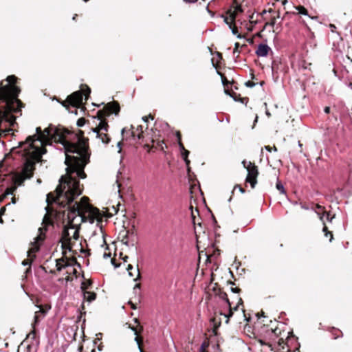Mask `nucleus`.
Instances as JSON below:
<instances>
[{
    "mask_svg": "<svg viewBox=\"0 0 352 352\" xmlns=\"http://www.w3.org/2000/svg\"><path fill=\"white\" fill-rule=\"evenodd\" d=\"M322 231H323V232L324 233V236H325L326 237H327V236H330L329 241H330V242H331V241H332V240H333V234H332V233H331V232H329V231L327 230V226H324V228H323V229H322Z\"/></svg>",
    "mask_w": 352,
    "mask_h": 352,
    "instance_id": "b1692460",
    "label": "nucleus"
},
{
    "mask_svg": "<svg viewBox=\"0 0 352 352\" xmlns=\"http://www.w3.org/2000/svg\"><path fill=\"white\" fill-rule=\"evenodd\" d=\"M22 173V170L19 173H16L14 177V186L13 187H11V188H8L6 190V193L7 195H12L14 191L16 190V186H19L16 182V177L20 175L21 173ZM23 184V182L22 183V184ZM22 184H21L20 186H21Z\"/></svg>",
    "mask_w": 352,
    "mask_h": 352,
    "instance_id": "aec40b11",
    "label": "nucleus"
},
{
    "mask_svg": "<svg viewBox=\"0 0 352 352\" xmlns=\"http://www.w3.org/2000/svg\"><path fill=\"white\" fill-rule=\"evenodd\" d=\"M240 46V44L239 43H236L235 45H234V49L233 50V56H234L236 54H239V47Z\"/></svg>",
    "mask_w": 352,
    "mask_h": 352,
    "instance_id": "a878e982",
    "label": "nucleus"
},
{
    "mask_svg": "<svg viewBox=\"0 0 352 352\" xmlns=\"http://www.w3.org/2000/svg\"><path fill=\"white\" fill-rule=\"evenodd\" d=\"M301 23H303L305 25H306V26H307V24H306V23H305V21L304 20H302V21H301Z\"/></svg>",
    "mask_w": 352,
    "mask_h": 352,
    "instance_id": "338daca9",
    "label": "nucleus"
},
{
    "mask_svg": "<svg viewBox=\"0 0 352 352\" xmlns=\"http://www.w3.org/2000/svg\"><path fill=\"white\" fill-rule=\"evenodd\" d=\"M38 312L45 313V311L41 308H40Z\"/></svg>",
    "mask_w": 352,
    "mask_h": 352,
    "instance_id": "774afa93",
    "label": "nucleus"
},
{
    "mask_svg": "<svg viewBox=\"0 0 352 352\" xmlns=\"http://www.w3.org/2000/svg\"><path fill=\"white\" fill-rule=\"evenodd\" d=\"M265 149L267 150V151L269 152H271L272 150L273 149L274 151H277V148L276 146H274L273 148H271L270 146H265Z\"/></svg>",
    "mask_w": 352,
    "mask_h": 352,
    "instance_id": "2f4dec72",
    "label": "nucleus"
},
{
    "mask_svg": "<svg viewBox=\"0 0 352 352\" xmlns=\"http://www.w3.org/2000/svg\"><path fill=\"white\" fill-rule=\"evenodd\" d=\"M91 281L90 280H88L87 281H84L81 283V286H80V288L82 291V293L84 292H87L86 289H88L91 285Z\"/></svg>",
    "mask_w": 352,
    "mask_h": 352,
    "instance_id": "412c9836",
    "label": "nucleus"
},
{
    "mask_svg": "<svg viewBox=\"0 0 352 352\" xmlns=\"http://www.w3.org/2000/svg\"><path fill=\"white\" fill-rule=\"evenodd\" d=\"M245 85H246V87H254V86H255V85H256V84H255L254 82H252V81H250V80H249V81L246 82L245 83Z\"/></svg>",
    "mask_w": 352,
    "mask_h": 352,
    "instance_id": "7c9ffc66",
    "label": "nucleus"
},
{
    "mask_svg": "<svg viewBox=\"0 0 352 352\" xmlns=\"http://www.w3.org/2000/svg\"><path fill=\"white\" fill-rule=\"evenodd\" d=\"M342 190V188H338L336 189V190L335 191V192H340Z\"/></svg>",
    "mask_w": 352,
    "mask_h": 352,
    "instance_id": "6e6d98bb",
    "label": "nucleus"
},
{
    "mask_svg": "<svg viewBox=\"0 0 352 352\" xmlns=\"http://www.w3.org/2000/svg\"><path fill=\"white\" fill-rule=\"evenodd\" d=\"M275 23H276V19H275V18H273L270 23H267V25L274 27V25H275Z\"/></svg>",
    "mask_w": 352,
    "mask_h": 352,
    "instance_id": "58836bf2",
    "label": "nucleus"
},
{
    "mask_svg": "<svg viewBox=\"0 0 352 352\" xmlns=\"http://www.w3.org/2000/svg\"><path fill=\"white\" fill-rule=\"evenodd\" d=\"M118 147H119V148H120L119 152H120V151H121V142H120L118 143Z\"/></svg>",
    "mask_w": 352,
    "mask_h": 352,
    "instance_id": "5fc2aeb1",
    "label": "nucleus"
},
{
    "mask_svg": "<svg viewBox=\"0 0 352 352\" xmlns=\"http://www.w3.org/2000/svg\"><path fill=\"white\" fill-rule=\"evenodd\" d=\"M242 302H243L242 299L241 298H239L238 304L233 309H232V310H237L239 305L242 304Z\"/></svg>",
    "mask_w": 352,
    "mask_h": 352,
    "instance_id": "e433bc0d",
    "label": "nucleus"
},
{
    "mask_svg": "<svg viewBox=\"0 0 352 352\" xmlns=\"http://www.w3.org/2000/svg\"><path fill=\"white\" fill-rule=\"evenodd\" d=\"M271 48L267 44L260 43L258 45L255 53L258 57H265L267 56Z\"/></svg>",
    "mask_w": 352,
    "mask_h": 352,
    "instance_id": "9b49d317",
    "label": "nucleus"
},
{
    "mask_svg": "<svg viewBox=\"0 0 352 352\" xmlns=\"http://www.w3.org/2000/svg\"><path fill=\"white\" fill-rule=\"evenodd\" d=\"M82 294L84 299L87 300L89 302L94 301L96 298V294L94 292H84Z\"/></svg>",
    "mask_w": 352,
    "mask_h": 352,
    "instance_id": "f3484780",
    "label": "nucleus"
},
{
    "mask_svg": "<svg viewBox=\"0 0 352 352\" xmlns=\"http://www.w3.org/2000/svg\"><path fill=\"white\" fill-rule=\"evenodd\" d=\"M32 258H31L30 259H27V260H24L23 262H22V265H28L31 263L32 261Z\"/></svg>",
    "mask_w": 352,
    "mask_h": 352,
    "instance_id": "c756f323",
    "label": "nucleus"
},
{
    "mask_svg": "<svg viewBox=\"0 0 352 352\" xmlns=\"http://www.w3.org/2000/svg\"><path fill=\"white\" fill-rule=\"evenodd\" d=\"M71 265L68 263V261H65L64 258H60L56 260V270L58 272H60L63 269L70 266Z\"/></svg>",
    "mask_w": 352,
    "mask_h": 352,
    "instance_id": "2eb2a0df",
    "label": "nucleus"
},
{
    "mask_svg": "<svg viewBox=\"0 0 352 352\" xmlns=\"http://www.w3.org/2000/svg\"><path fill=\"white\" fill-rule=\"evenodd\" d=\"M324 112L325 113H330V107H325L324 109Z\"/></svg>",
    "mask_w": 352,
    "mask_h": 352,
    "instance_id": "a18cd8bd",
    "label": "nucleus"
},
{
    "mask_svg": "<svg viewBox=\"0 0 352 352\" xmlns=\"http://www.w3.org/2000/svg\"><path fill=\"white\" fill-rule=\"evenodd\" d=\"M80 135L71 133L67 130H60L52 124L45 128L41 135V146L50 140L59 142L64 150L65 163L67 165L66 175L59 179V185L55 192L47 195V205L56 204L60 208H65L72 203L75 198L82 194L78 179H85V166L89 162L90 154L87 140Z\"/></svg>",
    "mask_w": 352,
    "mask_h": 352,
    "instance_id": "f257e3e1",
    "label": "nucleus"
},
{
    "mask_svg": "<svg viewBox=\"0 0 352 352\" xmlns=\"http://www.w3.org/2000/svg\"><path fill=\"white\" fill-rule=\"evenodd\" d=\"M294 8L296 10V12H292L293 14H300V15L307 16L311 19H315L317 18L316 16H311L309 14L307 10L302 6H294Z\"/></svg>",
    "mask_w": 352,
    "mask_h": 352,
    "instance_id": "ddd939ff",
    "label": "nucleus"
},
{
    "mask_svg": "<svg viewBox=\"0 0 352 352\" xmlns=\"http://www.w3.org/2000/svg\"><path fill=\"white\" fill-rule=\"evenodd\" d=\"M221 298L223 300H224L227 302L228 306H229V312L227 314H224V316L226 318H227V320H226V323H228L229 318L231 317L232 316V314H233V311L232 310L231 305H230V300H229V299L228 298L227 294L226 293H222L221 294Z\"/></svg>",
    "mask_w": 352,
    "mask_h": 352,
    "instance_id": "4468645a",
    "label": "nucleus"
},
{
    "mask_svg": "<svg viewBox=\"0 0 352 352\" xmlns=\"http://www.w3.org/2000/svg\"><path fill=\"white\" fill-rule=\"evenodd\" d=\"M221 17L223 19L224 22L228 25L229 28H232V23H234L236 16L234 14H230V19H229L228 16H225L223 15H221Z\"/></svg>",
    "mask_w": 352,
    "mask_h": 352,
    "instance_id": "a211bd4d",
    "label": "nucleus"
},
{
    "mask_svg": "<svg viewBox=\"0 0 352 352\" xmlns=\"http://www.w3.org/2000/svg\"><path fill=\"white\" fill-rule=\"evenodd\" d=\"M287 3V0H283L282 1V4L285 5Z\"/></svg>",
    "mask_w": 352,
    "mask_h": 352,
    "instance_id": "4d7b16f0",
    "label": "nucleus"
},
{
    "mask_svg": "<svg viewBox=\"0 0 352 352\" xmlns=\"http://www.w3.org/2000/svg\"><path fill=\"white\" fill-rule=\"evenodd\" d=\"M111 262H112L113 265H115V267H119V265H116V264L114 263V261H113V260H112V261H111Z\"/></svg>",
    "mask_w": 352,
    "mask_h": 352,
    "instance_id": "680f3d73",
    "label": "nucleus"
},
{
    "mask_svg": "<svg viewBox=\"0 0 352 352\" xmlns=\"http://www.w3.org/2000/svg\"><path fill=\"white\" fill-rule=\"evenodd\" d=\"M318 215L320 219L322 221L323 224H324L325 221L331 222L332 219L333 218V217H331L330 214L326 212H324L323 213H318Z\"/></svg>",
    "mask_w": 352,
    "mask_h": 352,
    "instance_id": "6ab92c4d",
    "label": "nucleus"
},
{
    "mask_svg": "<svg viewBox=\"0 0 352 352\" xmlns=\"http://www.w3.org/2000/svg\"><path fill=\"white\" fill-rule=\"evenodd\" d=\"M232 30V32L233 34H236V33L238 32V30L236 28H230Z\"/></svg>",
    "mask_w": 352,
    "mask_h": 352,
    "instance_id": "49530a36",
    "label": "nucleus"
},
{
    "mask_svg": "<svg viewBox=\"0 0 352 352\" xmlns=\"http://www.w3.org/2000/svg\"><path fill=\"white\" fill-rule=\"evenodd\" d=\"M199 352H204V345L201 346Z\"/></svg>",
    "mask_w": 352,
    "mask_h": 352,
    "instance_id": "e2e57ef3",
    "label": "nucleus"
},
{
    "mask_svg": "<svg viewBox=\"0 0 352 352\" xmlns=\"http://www.w3.org/2000/svg\"><path fill=\"white\" fill-rule=\"evenodd\" d=\"M230 290L234 293H239L240 292V289L236 287H231Z\"/></svg>",
    "mask_w": 352,
    "mask_h": 352,
    "instance_id": "a19ab883",
    "label": "nucleus"
},
{
    "mask_svg": "<svg viewBox=\"0 0 352 352\" xmlns=\"http://www.w3.org/2000/svg\"><path fill=\"white\" fill-rule=\"evenodd\" d=\"M85 124V120L84 118H80L77 121V125L78 126H82Z\"/></svg>",
    "mask_w": 352,
    "mask_h": 352,
    "instance_id": "cd10ccee",
    "label": "nucleus"
},
{
    "mask_svg": "<svg viewBox=\"0 0 352 352\" xmlns=\"http://www.w3.org/2000/svg\"><path fill=\"white\" fill-rule=\"evenodd\" d=\"M225 93H226V94H229L230 96V95H232V94H230V93L229 92V91H228V90H225Z\"/></svg>",
    "mask_w": 352,
    "mask_h": 352,
    "instance_id": "052dcab7",
    "label": "nucleus"
},
{
    "mask_svg": "<svg viewBox=\"0 0 352 352\" xmlns=\"http://www.w3.org/2000/svg\"><path fill=\"white\" fill-rule=\"evenodd\" d=\"M148 118H151V120H153V117L151 116V115H149L148 116H143L142 118V120L145 122H148Z\"/></svg>",
    "mask_w": 352,
    "mask_h": 352,
    "instance_id": "473e14b6",
    "label": "nucleus"
},
{
    "mask_svg": "<svg viewBox=\"0 0 352 352\" xmlns=\"http://www.w3.org/2000/svg\"><path fill=\"white\" fill-rule=\"evenodd\" d=\"M6 211V208H2L1 209L0 215H2Z\"/></svg>",
    "mask_w": 352,
    "mask_h": 352,
    "instance_id": "864d4df0",
    "label": "nucleus"
},
{
    "mask_svg": "<svg viewBox=\"0 0 352 352\" xmlns=\"http://www.w3.org/2000/svg\"><path fill=\"white\" fill-rule=\"evenodd\" d=\"M230 96L235 100V101H239L240 99H239L236 96H234V95H230Z\"/></svg>",
    "mask_w": 352,
    "mask_h": 352,
    "instance_id": "603ef678",
    "label": "nucleus"
},
{
    "mask_svg": "<svg viewBox=\"0 0 352 352\" xmlns=\"http://www.w3.org/2000/svg\"><path fill=\"white\" fill-rule=\"evenodd\" d=\"M135 340L137 342V344H138V347H139V349H140V352H143L142 349H141V347H140V338L137 336V337H135Z\"/></svg>",
    "mask_w": 352,
    "mask_h": 352,
    "instance_id": "f704fd0d",
    "label": "nucleus"
},
{
    "mask_svg": "<svg viewBox=\"0 0 352 352\" xmlns=\"http://www.w3.org/2000/svg\"><path fill=\"white\" fill-rule=\"evenodd\" d=\"M240 102H242V103H245V104H247L248 101V98H240Z\"/></svg>",
    "mask_w": 352,
    "mask_h": 352,
    "instance_id": "79ce46f5",
    "label": "nucleus"
},
{
    "mask_svg": "<svg viewBox=\"0 0 352 352\" xmlns=\"http://www.w3.org/2000/svg\"><path fill=\"white\" fill-rule=\"evenodd\" d=\"M184 1L188 3H193L197 1V0H184Z\"/></svg>",
    "mask_w": 352,
    "mask_h": 352,
    "instance_id": "de8ad7c7",
    "label": "nucleus"
},
{
    "mask_svg": "<svg viewBox=\"0 0 352 352\" xmlns=\"http://www.w3.org/2000/svg\"><path fill=\"white\" fill-rule=\"evenodd\" d=\"M242 164L248 171L245 181L250 183L251 187L254 188L257 183V176L258 175V168L251 162H247L246 160H243Z\"/></svg>",
    "mask_w": 352,
    "mask_h": 352,
    "instance_id": "39448f33",
    "label": "nucleus"
},
{
    "mask_svg": "<svg viewBox=\"0 0 352 352\" xmlns=\"http://www.w3.org/2000/svg\"><path fill=\"white\" fill-rule=\"evenodd\" d=\"M91 92L90 88L87 85H82L81 90L74 92L67 97L65 102H68L73 107H79L82 104L83 97L87 100Z\"/></svg>",
    "mask_w": 352,
    "mask_h": 352,
    "instance_id": "20e7f679",
    "label": "nucleus"
},
{
    "mask_svg": "<svg viewBox=\"0 0 352 352\" xmlns=\"http://www.w3.org/2000/svg\"><path fill=\"white\" fill-rule=\"evenodd\" d=\"M228 82V80L225 78H222V83L223 85H226Z\"/></svg>",
    "mask_w": 352,
    "mask_h": 352,
    "instance_id": "3c124183",
    "label": "nucleus"
},
{
    "mask_svg": "<svg viewBox=\"0 0 352 352\" xmlns=\"http://www.w3.org/2000/svg\"><path fill=\"white\" fill-rule=\"evenodd\" d=\"M276 188L281 194H285V188L282 183L278 179H277Z\"/></svg>",
    "mask_w": 352,
    "mask_h": 352,
    "instance_id": "5701e85b",
    "label": "nucleus"
},
{
    "mask_svg": "<svg viewBox=\"0 0 352 352\" xmlns=\"http://www.w3.org/2000/svg\"><path fill=\"white\" fill-rule=\"evenodd\" d=\"M140 290V283H137L135 285L134 287H133V290H134V292L136 293L137 292V290Z\"/></svg>",
    "mask_w": 352,
    "mask_h": 352,
    "instance_id": "4c0bfd02",
    "label": "nucleus"
},
{
    "mask_svg": "<svg viewBox=\"0 0 352 352\" xmlns=\"http://www.w3.org/2000/svg\"><path fill=\"white\" fill-rule=\"evenodd\" d=\"M329 27L331 32H336V25L334 24H329ZM337 34H338V32H337Z\"/></svg>",
    "mask_w": 352,
    "mask_h": 352,
    "instance_id": "72a5a7b5",
    "label": "nucleus"
},
{
    "mask_svg": "<svg viewBox=\"0 0 352 352\" xmlns=\"http://www.w3.org/2000/svg\"><path fill=\"white\" fill-rule=\"evenodd\" d=\"M135 271H136V272H137V277H136V278H135L133 279V280H134V281H137V280H140V277H141V276H140V272H139V269H138V268H137V269L135 270Z\"/></svg>",
    "mask_w": 352,
    "mask_h": 352,
    "instance_id": "c9c22d12",
    "label": "nucleus"
},
{
    "mask_svg": "<svg viewBox=\"0 0 352 352\" xmlns=\"http://www.w3.org/2000/svg\"><path fill=\"white\" fill-rule=\"evenodd\" d=\"M89 198L87 197H82L81 198L80 202L78 203L79 204V206L81 208V210L84 212H93V210H94L88 202Z\"/></svg>",
    "mask_w": 352,
    "mask_h": 352,
    "instance_id": "f8f14e48",
    "label": "nucleus"
},
{
    "mask_svg": "<svg viewBox=\"0 0 352 352\" xmlns=\"http://www.w3.org/2000/svg\"><path fill=\"white\" fill-rule=\"evenodd\" d=\"M130 134V135L135 140V138L140 140L142 137L143 133V127L142 125H138L135 128V126L133 125L131 126V129L129 131H126L125 128L122 129V135L123 137H124V133Z\"/></svg>",
    "mask_w": 352,
    "mask_h": 352,
    "instance_id": "1a4fd4ad",
    "label": "nucleus"
},
{
    "mask_svg": "<svg viewBox=\"0 0 352 352\" xmlns=\"http://www.w3.org/2000/svg\"><path fill=\"white\" fill-rule=\"evenodd\" d=\"M28 338H31L32 339H35L36 338V330H35V328L34 327H33V329L32 330V331L29 333V335L28 336Z\"/></svg>",
    "mask_w": 352,
    "mask_h": 352,
    "instance_id": "bb28decb",
    "label": "nucleus"
},
{
    "mask_svg": "<svg viewBox=\"0 0 352 352\" xmlns=\"http://www.w3.org/2000/svg\"><path fill=\"white\" fill-rule=\"evenodd\" d=\"M133 269V267L132 265H131V264L128 265V266L126 267V270L128 272H131Z\"/></svg>",
    "mask_w": 352,
    "mask_h": 352,
    "instance_id": "c03bdc74",
    "label": "nucleus"
},
{
    "mask_svg": "<svg viewBox=\"0 0 352 352\" xmlns=\"http://www.w3.org/2000/svg\"><path fill=\"white\" fill-rule=\"evenodd\" d=\"M190 209L191 210H192V206L190 207ZM191 215H192V219L194 220V219H195V213H194V212H193V211H192V212H191Z\"/></svg>",
    "mask_w": 352,
    "mask_h": 352,
    "instance_id": "09e8293b",
    "label": "nucleus"
},
{
    "mask_svg": "<svg viewBox=\"0 0 352 352\" xmlns=\"http://www.w3.org/2000/svg\"><path fill=\"white\" fill-rule=\"evenodd\" d=\"M71 231L72 232V235L71 238H72V246L74 245L76 241H77L79 238V231L78 226H71Z\"/></svg>",
    "mask_w": 352,
    "mask_h": 352,
    "instance_id": "dca6fc26",
    "label": "nucleus"
},
{
    "mask_svg": "<svg viewBox=\"0 0 352 352\" xmlns=\"http://www.w3.org/2000/svg\"><path fill=\"white\" fill-rule=\"evenodd\" d=\"M104 111H106L105 113L102 111H98L100 122L97 127L92 129V132L96 133V138L100 139L102 143L108 144L110 139L108 138L105 132L107 131L109 126L107 122L102 120V118L104 116H109L111 113L117 115L120 111V106L118 103L116 102H109L104 107Z\"/></svg>",
    "mask_w": 352,
    "mask_h": 352,
    "instance_id": "7ed1b4c3",
    "label": "nucleus"
},
{
    "mask_svg": "<svg viewBox=\"0 0 352 352\" xmlns=\"http://www.w3.org/2000/svg\"><path fill=\"white\" fill-rule=\"evenodd\" d=\"M182 156L187 166H188L190 164V160L188 159V156L189 155V151L188 150H185L184 151L181 152Z\"/></svg>",
    "mask_w": 352,
    "mask_h": 352,
    "instance_id": "4be33fe9",
    "label": "nucleus"
},
{
    "mask_svg": "<svg viewBox=\"0 0 352 352\" xmlns=\"http://www.w3.org/2000/svg\"><path fill=\"white\" fill-rule=\"evenodd\" d=\"M236 188H239V191L241 192V193H243L245 192L244 189L243 188H241L240 186L239 185H236L234 186V190L236 189Z\"/></svg>",
    "mask_w": 352,
    "mask_h": 352,
    "instance_id": "ea45409f",
    "label": "nucleus"
},
{
    "mask_svg": "<svg viewBox=\"0 0 352 352\" xmlns=\"http://www.w3.org/2000/svg\"><path fill=\"white\" fill-rule=\"evenodd\" d=\"M128 274H129V275L130 276H131V277H132V276H133V272H132L131 271V272H128Z\"/></svg>",
    "mask_w": 352,
    "mask_h": 352,
    "instance_id": "bf43d9fd",
    "label": "nucleus"
},
{
    "mask_svg": "<svg viewBox=\"0 0 352 352\" xmlns=\"http://www.w3.org/2000/svg\"><path fill=\"white\" fill-rule=\"evenodd\" d=\"M131 307H132V309H136L135 306L133 304H131Z\"/></svg>",
    "mask_w": 352,
    "mask_h": 352,
    "instance_id": "69168bd1",
    "label": "nucleus"
},
{
    "mask_svg": "<svg viewBox=\"0 0 352 352\" xmlns=\"http://www.w3.org/2000/svg\"><path fill=\"white\" fill-rule=\"evenodd\" d=\"M242 12L241 7V6L237 5L234 8V11L232 14H234L236 16L237 12Z\"/></svg>",
    "mask_w": 352,
    "mask_h": 352,
    "instance_id": "c85d7f7f",
    "label": "nucleus"
},
{
    "mask_svg": "<svg viewBox=\"0 0 352 352\" xmlns=\"http://www.w3.org/2000/svg\"><path fill=\"white\" fill-rule=\"evenodd\" d=\"M278 329H269L267 328L265 331V334L263 338H260L258 340L259 342L262 345H267L269 346H272V343L276 342V339L278 338V333L277 332Z\"/></svg>",
    "mask_w": 352,
    "mask_h": 352,
    "instance_id": "0eeeda50",
    "label": "nucleus"
},
{
    "mask_svg": "<svg viewBox=\"0 0 352 352\" xmlns=\"http://www.w3.org/2000/svg\"><path fill=\"white\" fill-rule=\"evenodd\" d=\"M80 208H81L79 206V204L77 203H75L72 206L68 207L67 214L68 226H78V224L74 223L76 218H80L82 221H84L85 212L82 211Z\"/></svg>",
    "mask_w": 352,
    "mask_h": 352,
    "instance_id": "423d86ee",
    "label": "nucleus"
},
{
    "mask_svg": "<svg viewBox=\"0 0 352 352\" xmlns=\"http://www.w3.org/2000/svg\"><path fill=\"white\" fill-rule=\"evenodd\" d=\"M127 259H128V256H126L123 258L124 262L127 261Z\"/></svg>",
    "mask_w": 352,
    "mask_h": 352,
    "instance_id": "0e129e2a",
    "label": "nucleus"
},
{
    "mask_svg": "<svg viewBox=\"0 0 352 352\" xmlns=\"http://www.w3.org/2000/svg\"><path fill=\"white\" fill-rule=\"evenodd\" d=\"M110 256H111V254H110V253H109V254H107V253H104V254H103V257H104V258H109V257H110Z\"/></svg>",
    "mask_w": 352,
    "mask_h": 352,
    "instance_id": "8fccbe9b",
    "label": "nucleus"
},
{
    "mask_svg": "<svg viewBox=\"0 0 352 352\" xmlns=\"http://www.w3.org/2000/svg\"><path fill=\"white\" fill-rule=\"evenodd\" d=\"M207 10L208 12L212 16L214 14L212 11H210L208 8H207Z\"/></svg>",
    "mask_w": 352,
    "mask_h": 352,
    "instance_id": "13d9d810",
    "label": "nucleus"
},
{
    "mask_svg": "<svg viewBox=\"0 0 352 352\" xmlns=\"http://www.w3.org/2000/svg\"><path fill=\"white\" fill-rule=\"evenodd\" d=\"M72 232L71 231V226H65L63 230L60 242L63 249H67L69 251L72 248Z\"/></svg>",
    "mask_w": 352,
    "mask_h": 352,
    "instance_id": "6e6552de",
    "label": "nucleus"
},
{
    "mask_svg": "<svg viewBox=\"0 0 352 352\" xmlns=\"http://www.w3.org/2000/svg\"><path fill=\"white\" fill-rule=\"evenodd\" d=\"M43 133L41 127L36 129V134L28 136L25 142L19 143L18 153L25 158V162L22 168V173L16 177V182L21 185L26 179L32 177L34 165L41 160L42 155L46 152L45 148H40L34 144L38 141L41 144V135Z\"/></svg>",
    "mask_w": 352,
    "mask_h": 352,
    "instance_id": "f03ea898",
    "label": "nucleus"
},
{
    "mask_svg": "<svg viewBox=\"0 0 352 352\" xmlns=\"http://www.w3.org/2000/svg\"><path fill=\"white\" fill-rule=\"evenodd\" d=\"M38 312H36V314L34 316V324L38 322V316L37 315Z\"/></svg>",
    "mask_w": 352,
    "mask_h": 352,
    "instance_id": "37998d69",
    "label": "nucleus"
},
{
    "mask_svg": "<svg viewBox=\"0 0 352 352\" xmlns=\"http://www.w3.org/2000/svg\"><path fill=\"white\" fill-rule=\"evenodd\" d=\"M177 137L178 139V144H179L180 151L181 152L184 151L186 149H185L184 145L182 144V143L181 142V135H180L179 132H177Z\"/></svg>",
    "mask_w": 352,
    "mask_h": 352,
    "instance_id": "393cba45",
    "label": "nucleus"
},
{
    "mask_svg": "<svg viewBox=\"0 0 352 352\" xmlns=\"http://www.w3.org/2000/svg\"><path fill=\"white\" fill-rule=\"evenodd\" d=\"M38 230L41 232L40 234L36 238H35V241L32 244V247L28 252V256L29 257H31L32 254H34L35 252L38 251L40 243L44 240V236L43 235V233H42V228H39Z\"/></svg>",
    "mask_w": 352,
    "mask_h": 352,
    "instance_id": "9d476101",
    "label": "nucleus"
}]
</instances>
